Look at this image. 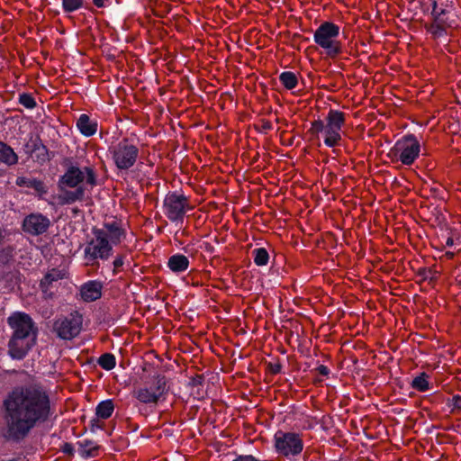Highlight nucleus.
<instances>
[{
  "label": "nucleus",
  "instance_id": "nucleus-1",
  "mask_svg": "<svg viewBox=\"0 0 461 461\" xmlns=\"http://www.w3.org/2000/svg\"><path fill=\"white\" fill-rule=\"evenodd\" d=\"M5 428L2 436L6 441L21 442L41 423L53 414L48 393L31 384L14 388L3 402Z\"/></svg>",
  "mask_w": 461,
  "mask_h": 461
},
{
  "label": "nucleus",
  "instance_id": "nucleus-2",
  "mask_svg": "<svg viewBox=\"0 0 461 461\" xmlns=\"http://www.w3.org/2000/svg\"><path fill=\"white\" fill-rule=\"evenodd\" d=\"M7 322L13 330L8 353L14 359H23L36 343L38 330L32 319L24 312L13 313Z\"/></svg>",
  "mask_w": 461,
  "mask_h": 461
},
{
  "label": "nucleus",
  "instance_id": "nucleus-3",
  "mask_svg": "<svg viewBox=\"0 0 461 461\" xmlns=\"http://www.w3.org/2000/svg\"><path fill=\"white\" fill-rule=\"evenodd\" d=\"M339 32L337 24L324 22L314 32L313 41L329 57L334 58L341 52Z\"/></svg>",
  "mask_w": 461,
  "mask_h": 461
},
{
  "label": "nucleus",
  "instance_id": "nucleus-4",
  "mask_svg": "<svg viewBox=\"0 0 461 461\" xmlns=\"http://www.w3.org/2000/svg\"><path fill=\"white\" fill-rule=\"evenodd\" d=\"M94 237L86 243L84 254L87 265H95L97 259L106 260L113 251L112 244L102 230L93 229Z\"/></svg>",
  "mask_w": 461,
  "mask_h": 461
},
{
  "label": "nucleus",
  "instance_id": "nucleus-5",
  "mask_svg": "<svg viewBox=\"0 0 461 461\" xmlns=\"http://www.w3.org/2000/svg\"><path fill=\"white\" fill-rule=\"evenodd\" d=\"M166 391V377L157 375L142 387L134 390L133 394L142 403H157Z\"/></svg>",
  "mask_w": 461,
  "mask_h": 461
},
{
  "label": "nucleus",
  "instance_id": "nucleus-6",
  "mask_svg": "<svg viewBox=\"0 0 461 461\" xmlns=\"http://www.w3.org/2000/svg\"><path fill=\"white\" fill-rule=\"evenodd\" d=\"M344 124V117H327L326 122L321 120L312 123L313 133L324 132V142L329 147H334L340 140V130Z\"/></svg>",
  "mask_w": 461,
  "mask_h": 461
},
{
  "label": "nucleus",
  "instance_id": "nucleus-7",
  "mask_svg": "<svg viewBox=\"0 0 461 461\" xmlns=\"http://www.w3.org/2000/svg\"><path fill=\"white\" fill-rule=\"evenodd\" d=\"M110 151L119 169H128L131 167L135 164L139 155V149L127 139H123L117 144L112 146Z\"/></svg>",
  "mask_w": 461,
  "mask_h": 461
},
{
  "label": "nucleus",
  "instance_id": "nucleus-8",
  "mask_svg": "<svg viewBox=\"0 0 461 461\" xmlns=\"http://www.w3.org/2000/svg\"><path fill=\"white\" fill-rule=\"evenodd\" d=\"M275 447L279 455L291 458L303 451V443L296 433L277 431L275 435Z\"/></svg>",
  "mask_w": 461,
  "mask_h": 461
},
{
  "label": "nucleus",
  "instance_id": "nucleus-9",
  "mask_svg": "<svg viewBox=\"0 0 461 461\" xmlns=\"http://www.w3.org/2000/svg\"><path fill=\"white\" fill-rule=\"evenodd\" d=\"M58 337L63 339H71L77 337L82 329V316L72 312L66 317L58 319L53 325Z\"/></svg>",
  "mask_w": 461,
  "mask_h": 461
},
{
  "label": "nucleus",
  "instance_id": "nucleus-10",
  "mask_svg": "<svg viewBox=\"0 0 461 461\" xmlns=\"http://www.w3.org/2000/svg\"><path fill=\"white\" fill-rule=\"evenodd\" d=\"M394 152L404 165H411L420 154V143L413 135L401 138L394 145Z\"/></svg>",
  "mask_w": 461,
  "mask_h": 461
},
{
  "label": "nucleus",
  "instance_id": "nucleus-11",
  "mask_svg": "<svg viewBox=\"0 0 461 461\" xmlns=\"http://www.w3.org/2000/svg\"><path fill=\"white\" fill-rule=\"evenodd\" d=\"M87 184L94 185H95V176L92 168L86 167L80 169L77 167H70L67 172L62 176L59 180V187L63 189L65 187H78V185L84 181Z\"/></svg>",
  "mask_w": 461,
  "mask_h": 461
},
{
  "label": "nucleus",
  "instance_id": "nucleus-12",
  "mask_svg": "<svg viewBox=\"0 0 461 461\" xmlns=\"http://www.w3.org/2000/svg\"><path fill=\"white\" fill-rule=\"evenodd\" d=\"M189 208L188 199L184 194L172 193L165 197V214L172 221L182 220Z\"/></svg>",
  "mask_w": 461,
  "mask_h": 461
},
{
  "label": "nucleus",
  "instance_id": "nucleus-13",
  "mask_svg": "<svg viewBox=\"0 0 461 461\" xmlns=\"http://www.w3.org/2000/svg\"><path fill=\"white\" fill-rule=\"evenodd\" d=\"M50 225L49 218L41 213H32L25 217L23 228L25 232L32 235H40L44 233Z\"/></svg>",
  "mask_w": 461,
  "mask_h": 461
},
{
  "label": "nucleus",
  "instance_id": "nucleus-14",
  "mask_svg": "<svg viewBox=\"0 0 461 461\" xmlns=\"http://www.w3.org/2000/svg\"><path fill=\"white\" fill-rule=\"evenodd\" d=\"M431 7V15L433 17L434 23L430 24V26L428 28V31L435 38H439L447 33V31L443 26L445 21L442 18V16L447 14V10L442 8L439 12H438V3L436 0H432Z\"/></svg>",
  "mask_w": 461,
  "mask_h": 461
},
{
  "label": "nucleus",
  "instance_id": "nucleus-15",
  "mask_svg": "<svg viewBox=\"0 0 461 461\" xmlns=\"http://www.w3.org/2000/svg\"><path fill=\"white\" fill-rule=\"evenodd\" d=\"M66 276V273L63 270L52 268L50 270L44 277L41 281V287L43 294L46 296H51L52 291L51 288L56 286V284L59 283Z\"/></svg>",
  "mask_w": 461,
  "mask_h": 461
},
{
  "label": "nucleus",
  "instance_id": "nucleus-16",
  "mask_svg": "<svg viewBox=\"0 0 461 461\" xmlns=\"http://www.w3.org/2000/svg\"><path fill=\"white\" fill-rule=\"evenodd\" d=\"M103 285L98 281H89L81 286V297L86 302H93L102 295Z\"/></svg>",
  "mask_w": 461,
  "mask_h": 461
},
{
  "label": "nucleus",
  "instance_id": "nucleus-17",
  "mask_svg": "<svg viewBox=\"0 0 461 461\" xmlns=\"http://www.w3.org/2000/svg\"><path fill=\"white\" fill-rule=\"evenodd\" d=\"M26 152L31 153L40 163L49 160L48 150L38 139H32L31 143L26 144Z\"/></svg>",
  "mask_w": 461,
  "mask_h": 461
},
{
  "label": "nucleus",
  "instance_id": "nucleus-18",
  "mask_svg": "<svg viewBox=\"0 0 461 461\" xmlns=\"http://www.w3.org/2000/svg\"><path fill=\"white\" fill-rule=\"evenodd\" d=\"M101 230L105 233L106 240H108L111 244L121 242L122 239L124 237L123 230L120 228L119 224L115 221L105 223Z\"/></svg>",
  "mask_w": 461,
  "mask_h": 461
},
{
  "label": "nucleus",
  "instance_id": "nucleus-19",
  "mask_svg": "<svg viewBox=\"0 0 461 461\" xmlns=\"http://www.w3.org/2000/svg\"><path fill=\"white\" fill-rule=\"evenodd\" d=\"M78 453L84 458L96 456L99 450V445L91 439H82L77 442Z\"/></svg>",
  "mask_w": 461,
  "mask_h": 461
},
{
  "label": "nucleus",
  "instance_id": "nucleus-20",
  "mask_svg": "<svg viewBox=\"0 0 461 461\" xmlns=\"http://www.w3.org/2000/svg\"><path fill=\"white\" fill-rule=\"evenodd\" d=\"M62 194H59V200L63 204H69L76 201H81L85 196V189L83 186H78L74 191L61 189Z\"/></svg>",
  "mask_w": 461,
  "mask_h": 461
},
{
  "label": "nucleus",
  "instance_id": "nucleus-21",
  "mask_svg": "<svg viewBox=\"0 0 461 461\" xmlns=\"http://www.w3.org/2000/svg\"><path fill=\"white\" fill-rule=\"evenodd\" d=\"M189 260L188 258L181 254H176L171 256L167 261V267L171 271L175 273L184 272L188 268Z\"/></svg>",
  "mask_w": 461,
  "mask_h": 461
},
{
  "label": "nucleus",
  "instance_id": "nucleus-22",
  "mask_svg": "<svg viewBox=\"0 0 461 461\" xmlns=\"http://www.w3.org/2000/svg\"><path fill=\"white\" fill-rule=\"evenodd\" d=\"M77 126L85 136H92L97 131V122L90 120V117H79L77 121Z\"/></svg>",
  "mask_w": 461,
  "mask_h": 461
},
{
  "label": "nucleus",
  "instance_id": "nucleus-23",
  "mask_svg": "<svg viewBox=\"0 0 461 461\" xmlns=\"http://www.w3.org/2000/svg\"><path fill=\"white\" fill-rule=\"evenodd\" d=\"M17 161L18 156L14 149L10 146L0 141V162L6 165H14Z\"/></svg>",
  "mask_w": 461,
  "mask_h": 461
},
{
  "label": "nucleus",
  "instance_id": "nucleus-24",
  "mask_svg": "<svg viewBox=\"0 0 461 461\" xmlns=\"http://www.w3.org/2000/svg\"><path fill=\"white\" fill-rule=\"evenodd\" d=\"M16 185L19 186H26L29 188H32L41 194L47 193L43 182L35 178H27L23 176L18 177L16 179Z\"/></svg>",
  "mask_w": 461,
  "mask_h": 461
},
{
  "label": "nucleus",
  "instance_id": "nucleus-25",
  "mask_svg": "<svg viewBox=\"0 0 461 461\" xmlns=\"http://www.w3.org/2000/svg\"><path fill=\"white\" fill-rule=\"evenodd\" d=\"M114 410V405L111 400L103 401L96 407V415L102 419L109 418Z\"/></svg>",
  "mask_w": 461,
  "mask_h": 461
},
{
  "label": "nucleus",
  "instance_id": "nucleus-26",
  "mask_svg": "<svg viewBox=\"0 0 461 461\" xmlns=\"http://www.w3.org/2000/svg\"><path fill=\"white\" fill-rule=\"evenodd\" d=\"M279 80L282 83V85L289 90L294 89L298 83V79L296 75L294 72L291 71H285L282 72L279 76Z\"/></svg>",
  "mask_w": 461,
  "mask_h": 461
},
{
  "label": "nucleus",
  "instance_id": "nucleus-27",
  "mask_svg": "<svg viewBox=\"0 0 461 461\" xmlns=\"http://www.w3.org/2000/svg\"><path fill=\"white\" fill-rule=\"evenodd\" d=\"M411 385L414 389L420 392H425L429 389V382L428 376L426 374L422 373L420 375L416 376L412 382Z\"/></svg>",
  "mask_w": 461,
  "mask_h": 461
},
{
  "label": "nucleus",
  "instance_id": "nucleus-28",
  "mask_svg": "<svg viewBox=\"0 0 461 461\" xmlns=\"http://www.w3.org/2000/svg\"><path fill=\"white\" fill-rule=\"evenodd\" d=\"M254 254V262L258 266H266L268 262V253L267 251L263 249H256L253 251Z\"/></svg>",
  "mask_w": 461,
  "mask_h": 461
},
{
  "label": "nucleus",
  "instance_id": "nucleus-29",
  "mask_svg": "<svg viewBox=\"0 0 461 461\" xmlns=\"http://www.w3.org/2000/svg\"><path fill=\"white\" fill-rule=\"evenodd\" d=\"M98 364L105 370H111L115 366V357L113 354L105 353L98 359Z\"/></svg>",
  "mask_w": 461,
  "mask_h": 461
},
{
  "label": "nucleus",
  "instance_id": "nucleus-30",
  "mask_svg": "<svg viewBox=\"0 0 461 461\" xmlns=\"http://www.w3.org/2000/svg\"><path fill=\"white\" fill-rule=\"evenodd\" d=\"M84 0H62V7L66 13H72L83 6Z\"/></svg>",
  "mask_w": 461,
  "mask_h": 461
},
{
  "label": "nucleus",
  "instance_id": "nucleus-31",
  "mask_svg": "<svg viewBox=\"0 0 461 461\" xmlns=\"http://www.w3.org/2000/svg\"><path fill=\"white\" fill-rule=\"evenodd\" d=\"M20 104L24 107L31 109L36 104L34 98L29 94H23L20 95Z\"/></svg>",
  "mask_w": 461,
  "mask_h": 461
},
{
  "label": "nucleus",
  "instance_id": "nucleus-32",
  "mask_svg": "<svg viewBox=\"0 0 461 461\" xmlns=\"http://www.w3.org/2000/svg\"><path fill=\"white\" fill-rule=\"evenodd\" d=\"M254 127L260 132L267 133V131L272 129V123L265 119H261L258 122L254 124Z\"/></svg>",
  "mask_w": 461,
  "mask_h": 461
},
{
  "label": "nucleus",
  "instance_id": "nucleus-33",
  "mask_svg": "<svg viewBox=\"0 0 461 461\" xmlns=\"http://www.w3.org/2000/svg\"><path fill=\"white\" fill-rule=\"evenodd\" d=\"M451 405L454 408L461 409V397L459 395H455L452 398Z\"/></svg>",
  "mask_w": 461,
  "mask_h": 461
},
{
  "label": "nucleus",
  "instance_id": "nucleus-34",
  "mask_svg": "<svg viewBox=\"0 0 461 461\" xmlns=\"http://www.w3.org/2000/svg\"><path fill=\"white\" fill-rule=\"evenodd\" d=\"M62 450L66 454L72 455L74 452V447L70 443H65L62 447Z\"/></svg>",
  "mask_w": 461,
  "mask_h": 461
},
{
  "label": "nucleus",
  "instance_id": "nucleus-35",
  "mask_svg": "<svg viewBox=\"0 0 461 461\" xmlns=\"http://www.w3.org/2000/svg\"><path fill=\"white\" fill-rule=\"evenodd\" d=\"M101 428V424L99 423L98 420L96 419H93L91 421H90V429L91 431H95V429H100Z\"/></svg>",
  "mask_w": 461,
  "mask_h": 461
},
{
  "label": "nucleus",
  "instance_id": "nucleus-36",
  "mask_svg": "<svg viewBox=\"0 0 461 461\" xmlns=\"http://www.w3.org/2000/svg\"><path fill=\"white\" fill-rule=\"evenodd\" d=\"M317 371L319 374L322 375H329V368L323 365H321L317 367Z\"/></svg>",
  "mask_w": 461,
  "mask_h": 461
},
{
  "label": "nucleus",
  "instance_id": "nucleus-37",
  "mask_svg": "<svg viewBox=\"0 0 461 461\" xmlns=\"http://www.w3.org/2000/svg\"><path fill=\"white\" fill-rule=\"evenodd\" d=\"M123 265L122 257H117L113 261L114 270Z\"/></svg>",
  "mask_w": 461,
  "mask_h": 461
},
{
  "label": "nucleus",
  "instance_id": "nucleus-38",
  "mask_svg": "<svg viewBox=\"0 0 461 461\" xmlns=\"http://www.w3.org/2000/svg\"><path fill=\"white\" fill-rule=\"evenodd\" d=\"M281 369V366L280 365H275L272 366V372L273 373H278Z\"/></svg>",
  "mask_w": 461,
  "mask_h": 461
},
{
  "label": "nucleus",
  "instance_id": "nucleus-39",
  "mask_svg": "<svg viewBox=\"0 0 461 461\" xmlns=\"http://www.w3.org/2000/svg\"><path fill=\"white\" fill-rule=\"evenodd\" d=\"M454 245V240L452 238H447L446 240V246L452 247Z\"/></svg>",
  "mask_w": 461,
  "mask_h": 461
},
{
  "label": "nucleus",
  "instance_id": "nucleus-40",
  "mask_svg": "<svg viewBox=\"0 0 461 461\" xmlns=\"http://www.w3.org/2000/svg\"><path fill=\"white\" fill-rule=\"evenodd\" d=\"M328 115L332 116V115H342V114L338 112H335L333 110H330Z\"/></svg>",
  "mask_w": 461,
  "mask_h": 461
},
{
  "label": "nucleus",
  "instance_id": "nucleus-41",
  "mask_svg": "<svg viewBox=\"0 0 461 461\" xmlns=\"http://www.w3.org/2000/svg\"><path fill=\"white\" fill-rule=\"evenodd\" d=\"M445 256L447 258H452L453 256H454V252H451V251H447Z\"/></svg>",
  "mask_w": 461,
  "mask_h": 461
},
{
  "label": "nucleus",
  "instance_id": "nucleus-42",
  "mask_svg": "<svg viewBox=\"0 0 461 461\" xmlns=\"http://www.w3.org/2000/svg\"><path fill=\"white\" fill-rule=\"evenodd\" d=\"M378 115L384 116L385 115L384 112H381L380 110H377Z\"/></svg>",
  "mask_w": 461,
  "mask_h": 461
},
{
  "label": "nucleus",
  "instance_id": "nucleus-43",
  "mask_svg": "<svg viewBox=\"0 0 461 461\" xmlns=\"http://www.w3.org/2000/svg\"><path fill=\"white\" fill-rule=\"evenodd\" d=\"M379 16H380V15H379V12H378V11H376V16H375L376 21L378 20Z\"/></svg>",
  "mask_w": 461,
  "mask_h": 461
},
{
  "label": "nucleus",
  "instance_id": "nucleus-44",
  "mask_svg": "<svg viewBox=\"0 0 461 461\" xmlns=\"http://www.w3.org/2000/svg\"><path fill=\"white\" fill-rule=\"evenodd\" d=\"M379 59H380V58L376 55V57H375V59H376V65L378 64V62H380V61L378 60Z\"/></svg>",
  "mask_w": 461,
  "mask_h": 461
},
{
  "label": "nucleus",
  "instance_id": "nucleus-45",
  "mask_svg": "<svg viewBox=\"0 0 461 461\" xmlns=\"http://www.w3.org/2000/svg\"><path fill=\"white\" fill-rule=\"evenodd\" d=\"M3 240V236H2V233L0 232V243L2 242Z\"/></svg>",
  "mask_w": 461,
  "mask_h": 461
},
{
  "label": "nucleus",
  "instance_id": "nucleus-46",
  "mask_svg": "<svg viewBox=\"0 0 461 461\" xmlns=\"http://www.w3.org/2000/svg\"><path fill=\"white\" fill-rule=\"evenodd\" d=\"M381 59H382V61H381V62H384L385 58H384V56H382V57H381Z\"/></svg>",
  "mask_w": 461,
  "mask_h": 461
},
{
  "label": "nucleus",
  "instance_id": "nucleus-47",
  "mask_svg": "<svg viewBox=\"0 0 461 461\" xmlns=\"http://www.w3.org/2000/svg\"><path fill=\"white\" fill-rule=\"evenodd\" d=\"M375 93H376V98H377L378 97L377 96V95H378V88H376Z\"/></svg>",
  "mask_w": 461,
  "mask_h": 461
},
{
  "label": "nucleus",
  "instance_id": "nucleus-48",
  "mask_svg": "<svg viewBox=\"0 0 461 461\" xmlns=\"http://www.w3.org/2000/svg\"><path fill=\"white\" fill-rule=\"evenodd\" d=\"M410 3L413 2L414 0H408Z\"/></svg>",
  "mask_w": 461,
  "mask_h": 461
}]
</instances>
